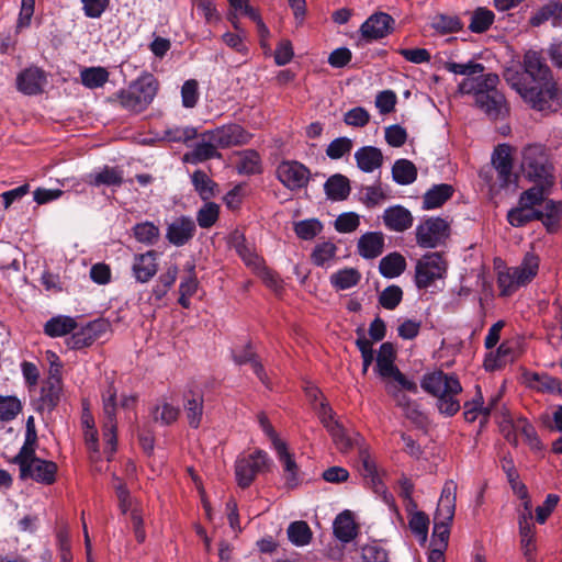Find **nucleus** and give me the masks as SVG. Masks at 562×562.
<instances>
[{"label": "nucleus", "mask_w": 562, "mask_h": 562, "mask_svg": "<svg viewBox=\"0 0 562 562\" xmlns=\"http://www.w3.org/2000/svg\"><path fill=\"white\" fill-rule=\"evenodd\" d=\"M505 79L538 111L555 112L562 105V91L551 72H505Z\"/></svg>", "instance_id": "1"}, {"label": "nucleus", "mask_w": 562, "mask_h": 562, "mask_svg": "<svg viewBox=\"0 0 562 562\" xmlns=\"http://www.w3.org/2000/svg\"><path fill=\"white\" fill-rule=\"evenodd\" d=\"M469 76L459 83L462 93L473 94L475 104L490 119L498 120L506 116L508 108L504 95L496 90L499 78L496 72H468Z\"/></svg>", "instance_id": "2"}, {"label": "nucleus", "mask_w": 562, "mask_h": 562, "mask_svg": "<svg viewBox=\"0 0 562 562\" xmlns=\"http://www.w3.org/2000/svg\"><path fill=\"white\" fill-rule=\"evenodd\" d=\"M457 483L449 480L445 483L435 515L432 549L428 562H445L443 552L448 547L450 524L456 512Z\"/></svg>", "instance_id": "3"}, {"label": "nucleus", "mask_w": 562, "mask_h": 562, "mask_svg": "<svg viewBox=\"0 0 562 562\" xmlns=\"http://www.w3.org/2000/svg\"><path fill=\"white\" fill-rule=\"evenodd\" d=\"M422 389L437 398L436 405L440 414L453 416L461 407L458 396L462 392L459 379L443 371L425 374Z\"/></svg>", "instance_id": "4"}, {"label": "nucleus", "mask_w": 562, "mask_h": 562, "mask_svg": "<svg viewBox=\"0 0 562 562\" xmlns=\"http://www.w3.org/2000/svg\"><path fill=\"white\" fill-rule=\"evenodd\" d=\"M158 90V82L150 72H145L127 89L117 94L121 105L134 113L144 111L153 101Z\"/></svg>", "instance_id": "5"}, {"label": "nucleus", "mask_w": 562, "mask_h": 562, "mask_svg": "<svg viewBox=\"0 0 562 562\" xmlns=\"http://www.w3.org/2000/svg\"><path fill=\"white\" fill-rule=\"evenodd\" d=\"M539 270V258L532 252H527L519 266L507 268L498 273L497 283L501 295L509 296L520 286L530 283Z\"/></svg>", "instance_id": "6"}, {"label": "nucleus", "mask_w": 562, "mask_h": 562, "mask_svg": "<svg viewBox=\"0 0 562 562\" xmlns=\"http://www.w3.org/2000/svg\"><path fill=\"white\" fill-rule=\"evenodd\" d=\"M521 168L535 182L553 183L552 166L541 145H529L522 150Z\"/></svg>", "instance_id": "7"}, {"label": "nucleus", "mask_w": 562, "mask_h": 562, "mask_svg": "<svg viewBox=\"0 0 562 562\" xmlns=\"http://www.w3.org/2000/svg\"><path fill=\"white\" fill-rule=\"evenodd\" d=\"M271 460L267 452L257 449L247 456H240L235 462V476L238 486L247 488L256 476L270 468Z\"/></svg>", "instance_id": "8"}, {"label": "nucleus", "mask_w": 562, "mask_h": 562, "mask_svg": "<svg viewBox=\"0 0 562 562\" xmlns=\"http://www.w3.org/2000/svg\"><path fill=\"white\" fill-rule=\"evenodd\" d=\"M448 263L440 252H428L417 260L415 266V283L418 289H427L435 281L442 279Z\"/></svg>", "instance_id": "9"}, {"label": "nucleus", "mask_w": 562, "mask_h": 562, "mask_svg": "<svg viewBox=\"0 0 562 562\" xmlns=\"http://www.w3.org/2000/svg\"><path fill=\"white\" fill-rule=\"evenodd\" d=\"M11 462L19 465L22 480L32 479L47 485L53 484L56 480L57 464L40 459L36 454L21 460H11Z\"/></svg>", "instance_id": "10"}, {"label": "nucleus", "mask_w": 562, "mask_h": 562, "mask_svg": "<svg viewBox=\"0 0 562 562\" xmlns=\"http://www.w3.org/2000/svg\"><path fill=\"white\" fill-rule=\"evenodd\" d=\"M416 243L423 248H436L449 237V224L440 217H430L416 227Z\"/></svg>", "instance_id": "11"}, {"label": "nucleus", "mask_w": 562, "mask_h": 562, "mask_svg": "<svg viewBox=\"0 0 562 562\" xmlns=\"http://www.w3.org/2000/svg\"><path fill=\"white\" fill-rule=\"evenodd\" d=\"M103 403V425L102 432L103 439L109 448L110 453L116 450L117 437V423H116V391L111 385L102 394Z\"/></svg>", "instance_id": "12"}, {"label": "nucleus", "mask_w": 562, "mask_h": 562, "mask_svg": "<svg viewBox=\"0 0 562 562\" xmlns=\"http://www.w3.org/2000/svg\"><path fill=\"white\" fill-rule=\"evenodd\" d=\"M276 176L286 189L297 191L308 184L311 171L296 160H283L278 165Z\"/></svg>", "instance_id": "13"}, {"label": "nucleus", "mask_w": 562, "mask_h": 562, "mask_svg": "<svg viewBox=\"0 0 562 562\" xmlns=\"http://www.w3.org/2000/svg\"><path fill=\"white\" fill-rule=\"evenodd\" d=\"M218 148L243 146L250 142L252 135L238 124H226L210 131Z\"/></svg>", "instance_id": "14"}, {"label": "nucleus", "mask_w": 562, "mask_h": 562, "mask_svg": "<svg viewBox=\"0 0 562 562\" xmlns=\"http://www.w3.org/2000/svg\"><path fill=\"white\" fill-rule=\"evenodd\" d=\"M359 471L370 487L376 494H383L386 497V490L380 477L375 460L372 458L369 445L364 442L358 449Z\"/></svg>", "instance_id": "15"}, {"label": "nucleus", "mask_w": 562, "mask_h": 562, "mask_svg": "<svg viewBox=\"0 0 562 562\" xmlns=\"http://www.w3.org/2000/svg\"><path fill=\"white\" fill-rule=\"evenodd\" d=\"M394 19L385 12H375L360 26V33L366 41H376L387 36L394 27Z\"/></svg>", "instance_id": "16"}, {"label": "nucleus", "mask_w": 562, "mask_h": 562, "mask_svg": "<svg viewBox=\"0 0 562 562\" xmlns=\"http://www.w3.org/2000/svg\"><path fill=\"white\" fill-rule=\"evenodd\" d=\"M195 222L186 215L173 218L167 226L166 238L177 247L188 244L195 235Z\"/></svg>", "instance_id": "17"}, {"label": "nucleus", "mask_w": 562, "mask_h": 562, "mask_svg": "<svg viewBox=\"0 0 562 562\" xmlns=\"http://www.w3.org/2000/svg\"><path fill=\"white\" fill-rule=\"evenodd\" d=\"M328 434L335 448L342 454H347L353 449L358 450L366 442L358 431L347 429L341 423L331 427Z\"/></svg>", "instance_id": "18"}, {"label": "nucleus", "mask_w": 562, "mask_h": 562, "mask_svg": "<svg viewBox=\"0 0 562 562\" xmlns=\"http://www.w3.org/2000/svg\"><path fill=\"white\" fill-rule=\"evenodd\" d=\"M510 146L506 144L498 145L492 156V165L497 172L499 186L507 187L513 178V159Z\"/></svg>", "instance_id": "19"}, {"label": "nucleus", "mask_w": 562, "mask_h": 562, "mask_svg": "<svg viewBox=\"0 0 562 562\" xmlns=\"http://www.w3.org/2000/svg\"><path fill=\"white\" fill-rule=\"evenodd\" d=\"M217 145L213 142L210 131H205L200 135V140L194 145L192 150L183 156V160L189 164H200L212 158L220 157Z\"/></svg>", "instance_id": "20"}, {"label": "nucleus", "mask_w": 562, "mask_h": 562, "mask_svg": "<svg viewBox=\"0 0 562 562\" xmlns=\"http://www.w3.org/2000/svg\"><path fill=\"white\" fill-rule=\"evenodd\" d=\"M61 390V380L57 379V370H55L41 390V397L36 409L40 412H52L59 403Z\"/></svg>", "instance_id": "21"}, {"label": "nucleus", "mask_w": 562, "mask_h": 562, "mask_svg": "<svg viewBox=\"0 0 562 562\" xmlns=\"http://www.w3.org/2000/svg\"><path fill=\"white\" fill-rule=\"evenodd\" d=\"M132 271L136 281L148 282L158 271L157 252L148 250L145 254L135 255Z\"/></svg>", "instance_id": "22"}, {"label": "nucleus", "mask_w": 562, "mask_h": 562, "mask_svg": "<svg viewBox=\"0 0 562 562\" xmlns=\"http://www.w3.org/2000/svg\"><path fill=\"white\" fill-rule=\"evenodd\" d=\"M83 180L92 187H120L123 183V171L119 167L104 166L88 173Z\"/></svg>", "instance_id": "23"}, {"label": "nucleus", "mask_w": 562, "mask_h": 562, "mask_svg": "<svg viewBox=\"0 0 562 562\" xmlns=\"http://www.w3.org/2000/svg\"><path fill=\"white\" fill-rule=\"evenodd\" d=\"M383 222L390 231L401 233L413 225V215L404 206L394 205L384 211Z\"/></svg>", "instance_id": "24"}, {"label": "nucleus", "mask_w": 562, "mask_h": 562, "mask_svg": "<svg viewBox=\"0 0 562 562\" xmlns=\"http://www.w3.org/2000/svg\"><path fill=\"white\" fill-rule=\"evenodd\" d=\"M384 249V235L381 232H369L358 240V252L366 259L379 257Z\"/></svg>", "instance_id": "25"}, {"label": "nucleus", "mask_w": 562, "mask_h": 562, "mask_svg": "<svg viewBox=\"0 0 562 562\" xmlns=\"http://www.w3.org/2000/svg\"><path fill=\"white\" fill-rule=\"evenodd\" d=\"M46 86L45 72H19L16 77L18 90L27 95L42 93Z\"/></svg>", "instance_id": "26"}, {"label": "nucleus", "mask_w": 562, "mask_h": 562, "mask_svg": "<svg viewBox=\"0 0 562 562\" xmlns=\"http://www.w3.org/2000/svg\"><path fill=\"white\" fill-rule=\"evenodd\" d=\"M273 448L277 452L279 461L283 465L286 485L290 487L296 486L299 480V467L295 460L293 459V454L289 452L286 443L284 441L277 442V445L273 446Z\"/></svg>", "instance_id": "27"}, {"label": "nucleus", "mask_w": 562, "mask_h": 562, "mask_svg": "<svg viewBox=\"0 0 562 562\" xmlns=\"http://www.w3.org/2000/svg\"><path fill=\"white\" fill-rule=\"evenodd\" d=\"M358 168L363 172H373L383 165L381 149L373 146H364L355 153Z\"/></svg>", "instance_id": "28"}, {"label": "nucleus", "mask_w": 562, "mask_h": 562, "mask_svg": "<svg viewBox=\"0 0 562 562\" xmlns=\"http://www.w3.org/2000/svg\"><path fill=\"white\" fill-rule=\"evenodd\" d=\"M334 533L342 542H350L356 538L358 527L350 510H345L336 517L334 521Z\"/></svg>", "instance_id": "29"}, {"label": "nucleus", "mask_w": 562, "mask_h": 562, "mask_svg": "<svg viewBox=\"0 0 562 562\" xmlns=\"http://www.w3.org/2000/svg\"><path fill=\"white\" fill-rule=\"evenodd\" d=\"M203 395L198 392H189L184 395L183 408L189 425L198 428L203 416Z\"/></svg>", "instance_id": "30"}, {"label": "nucleus", "mask_w": 562, "mask_h": 562, "mask_svg": "<svg viewBox=\"0 0 562 562\" xmlns=\"http://www.w3.org/2000/svg\"><path fill=\"white\" fill-rule=\"evenodd\" d=\"M406 269V260L400 252H391L383 257L379 263L380 273L387 278L393 279L401 276Z\"/></svg>", "instance_id": "31"}, {"label": "nucleus", "mask_w": 562, "mask_h": 562, "mask_svg": "<svg viewBox=\"0 0 562 562\" xmlns=\"http://www.w3.org/2000/svg\"><path fill=\"white\" fill-rule=\"evenodd\" d=\"M324 188L327 196L334 201H342L350 193L349 179L340 173L329 177Z\"/></svg>", "instance_id": "32"}, {"label": "nucleus", "mask_w": 562, "mask_h": 562, "mask_svg": "<svg viewBox=\"0 0 562 562\" xmlns=\"http://www.w3.org/2000/svg\"><path fill=\"white\" fill-rule=\"evenodd\" d=\"M453 188L450 184L441 183L429 189L423 199L425 210H431L441 206L451 198Z\"/></svg>", "instance_id": "33"}, {"label": "nucleus", "mask_w": 562, "mask_h": 562, "mask_svg": "<svg viewBox=\"0 0 562 562\" xmlns=\"http://www.w3.org/2000/svg\"><path fill=\"white\" fill-rule=\"evenodd\" d=\"M77 328V322L70 316H55L46 322L44 333L49 337L65 336Z\"/></svg>", "instance_id": "34"}, {"label": "nucleus", "mask_w": 562, "mask_h": 562, "mask_svg": "<svg viewBox=\"0 0 562 562\" xmlns=\"http://www.w3.org/2000/svg\"><path fill=\"white\" fill-rule=\"evenodd\" d=\"M194 190L203 201L216 195L217 184L203 170H195L191 176Z\"/></svg>", "instance_id": "35"}, {"label": "nucleus", "mask_w": 562, "mask_h": 562, "mask_svg": "<svg viewBox=\"0 0 562 562\" xmlns=\"http://www.w3.org/2000/svg\"><path fill=\"white\" fill-rule=\"evenodd\" d=\"M395 350L391 342H384L381 345L378 357H376V369L382 378H389L396 369L394 364Z\"/></svg>", "instance_id": "36"}, {"label": "nucleus", "mask_w": 562, "mask_h": 562, "mask_svg": "<svg viewBox=\"0 0 562 562\" xmlns=\"http://www.w3.org/2000/svg\"><path fill=\"white\" fill-rule=\"evenodd\" d=\"M392 177L398 184H411L417 178V169L411 160L398 159L393 165Z\"/></svg>", "instance_id": "37"}, {"label": "nucleus", "mask_w": 562, "mask_h": 562, "mask_svg": "<svg viewBox=\"0 0 562 562\" xmlns=\"http://www.w3.org/2000/svg\"><path fill=\"white\" fill-rule=\"evenodd\" d=\"M543 213L529 206L519 205L513 209L507 214V220L510 225L521 227L535 220H542Z\"/></svg>", "instance_id": "38"}, {"label": "nucleus", "mask_w": 562, "mask_h": 562, "mask_svg": "<svg viewBox=\"0 0 562 562\" xmlns=\"http://www.w3.org/2000/svg\"><path fill=\"white\" fill-rule=\"evenodd\" d=\"M361 273L356 268H345L330 276V283L336 290H348L357 285Z\"/></svg>", "instance_id": "39"}, {"label": "nucleus", "mask_w": 562, "mask_h": 562, "mask_svg": "<svg viewBox=\"0 0 562 562\" xmlns=\"http://www.w3.org/2000/svg\"><path fill=\"white\" fill-rule=\"evenodd\" d=\"M520 546L524 555L528 561L533 560L535 544V526L532 522H527L526 519H518Z\"/></svg>", "instance_id": "40"}, {"label": "nucleus", "mask_w": 562, "mask_h": 562, "mask_svg": "<svg viewBox=\"0 0 562 562\" xmlns=\"http://www.w3.org/2000/svg\"><path fill=\"white\" fill-rule=\"evenodd\" d=\"M512 347L508 342H502L495 352L491 351L484 360V368L487 371H494L503 366H505L508 361L512 360Z\"/></svg>", "instance_id": "41"}, {"label": "nucleus", "mask_w": 562, "mask_h": 562, "mask_svg": "<svg viewBox=\"0 0 562 562\" xmlns=\"http://www.w3.org/2000/svg\"><path fill=\"white\" fill-rule=\"evenodd\" d=\"M537 184L521 193L519 198V205L532 207L544 201L546 195L549 193V188L553 183L536 182Z\"/></svg>", "instance_id": "42"}, {"label": "nucleus", "mask_w": 562, "mask_h": 562, "mask_svg": "<svg viewBox=\"0 0 562 562\" xmlns=\"http://www.w3.org/2000/svg\"><path fill=\"white\" fill-rule=\"evenodd\" d=\"M286 532L289 540L297 547L308 544L312 539L311 528L302 520L291 522Z\"/></svg>", "instance_id": "43"}, {"label": "nucleus", "mask_w": 562, "mask_h": 562, "mask_svg": "<svg viewBox=\"0 0 562 562\" xmlns=\"http://www.w3.org/2000/svg\"><path fill=\"white\" fill-rule=\"evenodd\" d=\"M220 206L214 202L205 201V203L196 212V222L201 228L212 227L218 220Z\"/></svg>", "instance_id": "44"}, {"label": "nucleus", "mask_w": 562, "mask_h": 562, "mask_svg": "<svg viewBox=\"0 0 562 562\" xmlns=\"http://www.w3.org/2000/svg\"><path fill=\"white\" fill-rule=\"evenodd\" d=\"M431 27L447 34L462 29V22L457 15L438 13L431 19Z\"/></svg>", "instance_id": "45"}, {"label": "nucleus", "mask_w": 562, "mask_h": 562, "mask_svg": "<svg viewBox=\"0 0 562 562\" xmlns=\"http://www.w3.org/2000/svg\"><path fill=\"white\" fill-rule=\"evenodd\" d=\"M387 199V193L383 189L380 182L374 183L373 186L363 187L361 190L360 201L367 207H374L385 201Z\"/></svg>", "instance_id": "46"}, {"label": "nucleus", "mask_w": 562, "mask_h": 562, "mask_svg": "<svg viewBox=\"0 0 562 562\" xmlns=\"http://www.w3.org/2000/svg\"><path fill=\"white\" fill-rule=\"evenodd\" d=\"M134 237L137 241L154 245L159 238V228L151 222H143L133 227Z\"/></svg>", "instance_id": "47"}, {"label": "nucleus", "mask_w": 562, "mask_h": 562, "mask_svg": "<svg viewBox=\"0 0 562 562\" xmlns=\"http://www.w3.org/2000/svg\"><path fill=\"white\" fill-rule=\"evenodd\" d=\"M494 21V13L486 8H477L471 15L469 29L474 33L485 32Z\"/></svg>", "instance_id": "48"}, {"label": "nucleus", "mask_w": 562, "mask_h": 562, "mask_svg": "<svg viewBox=\"0 0 562 562\" xmlns=\"http://www.w3.org/2000/svg\"><path fill=\"white\" fill-rule=\"evenodd\" d=\"M515 431L520 435L524 440L532 449H541V441L537 435L535 427L524 418H519L514 425Z\"/></svg>", "instance_id": "49"}, {"label": "nucleus", "mask_w": 562, "mask_h": 562, "mask_svg": "<svg viewBox=\"0 0 562 562\" xmlns=\"http://www.w3.org/2000/svg\"><path fill=\"white\" fill-rule=\"evenodd\" d=\"M234 359H235V362L238 364L250 363L255 374L259 378V380L263 384H268L267 376L265 374L262 364L257 359L256 355L252 352L250 347H247L241 353L235 355Z\"/></svg>", "instance_id": "50"}, {"label": "nucleus", "mask_w": 562, "mask_h": 562, "mask_svg": "<svg viewBox=\"0 0 562 562\" xmlns=\"http://www.w3.org/2000/svg\"><path fill=\"white\" fill-rule=\"evenodd\" d=\"M21 409V402L15 396L0 395V420H12Z\"/></svg>", "instance_id": "51"}, {"label": "nucleus", "mask_w": 562, "mask_h": 562, "mask_svg": "<svg viewBox=\"0 0 562 562\" xmlns=\"http://www.w3.org/2000/svg\"><path fill=\"white\" fill-rule=\"evenodd\" d=\"M322 228V223L315 218L300 221L294 225L295 234L305 240L313 239L317 234L321 233Z\"/></svg>", "instance_id": "52"}, {"label": "nucleus", "mask_w": 562, "mask_h": 562, "mask_svg": "<svg viewBox=\"0 0 562 562\" xmlns=\"http://www.w3.org/2000/svg\"><path fill=\"white\" fill-rule=\"evenodd\" d=\"M337 247L330 241H324L315 246L312 252V260L316 266H324L335 258Z\"/></svg>", "instance_id": "53"}, {"label": "nucleus", "mask_w": 562, "mask_h": 562, "mask_svg": "<svg viewBox=\"0 0 562 562\" xmlns=\"http://www.w3.org/2000/svg\"><path fill=\"white\" fill-rule=\"evenodd\" d=\"M482 401H483V397H482L481 393H479L476 398H474L471 402L464 403L463 415H464V419L467 422L473 423L474 420H476V418H477V416L480 414H482L485 419L490 415L491 406L483 407L482 406V404H483Z\"/></svg>", "instance_id": "54"}, {"label": "nucleus", "mask_w": 562, "mask_h": 562, "mask_svg": "<svg viewBox=\"0 0 562 562\" xmlns=\"http://www.w3.org/2000/svg\"><path fill=\"white\" fill-rule=\"evenodd\" d=\"M199 82L195 79L184 81L181 87V99L184 108H194L199 101Z\"/></svg>", "instance_id": "55"}, {"label": "nucleus", "mask_w": 562, "mask_h": 562, "mask_svg": "<svg viewBox=\"0 0 562 562\" xmlns=\"http://www.w3.org/2000/svg\"><path fill=\"white\" fill-rule=\"evenodd\" d=\"M403 291L397 285H390L382 291L379 303L386 310H394L402 301Z\"/></svg>", "instance_id": "56"}, {"label": "nucleus", "mask_w": 562, "mask_h": 562, "mask_svg": "<svg viewBox=\"0 0 562 562\" xmlns=\"http://www.w3.org/2000/svg\"><path fill=\"white\" fill-rule=\"evenodd\" d=\"M352 148V142L348 137H338L329 143L326 148V155L330 159H340L344 155L349 154Z\"/></svg>", "instance_id": "57"}, {"label": "nucleus", "mask_w": 562, "mask_h": 562, "mask_svg": "<svg viewBox=\"0 0 562 562\" xmlns=\"http://www.w3.org/2000/svg\"><path fill=\"white\" fill-rule=\"evenodd\" d=\"M359 562H387V552L376 543L363 546Z\"/></svg>", "instance_id": "58"}, {"label": "nucleus", "mask_w": 562, "mask_h": 562, "mask_svg": "<svg viewBox=\"0 0 562 562\" xmlns=\"http://www.w3.org/2000/svg\"><path fill=\"white\" fill-rule=\"evenodd\" d=\"M179 416V409L171 404L165 403L161 406H157L153 411V418L155 422L169 425L177 420Z\"/></svg>", "instance_id": "59"}, {"label": "nucleus", "mask_w": 562, "mask_h": 562, "mask_svg": "<svg viewBox=\"0 0 562 562\" xmlns=\"http://www.w3.org/2000/svg\"><path fill=\"white\" fill-rule=\"evenodd\" d=\"M178 276V267L170 266L165 273L159 277L155 293L158 297L164 296L167 291L175 284Z\"/></svg>", "instance_id": "60"}, {"label": "nucleus", "mask_w": 562, "mask_h": 562, "mask_svg": "<svg viewBox=\"0 0 562 562\" xmlns=\"http://www.w3.org/2000/svg\"><path fill=\"white\" fill-rule=\"evenodd\" d=\"M238 169L240 172L254 175L259 172L260 170V157L254 150L246 151L238 165Z\"/></svg>", "instance_id": "61"}, {"label": "nucleus", "mask_w": 562, "mask_h": 562, "mask_svg": "<svg viewBox=\"0 0 562 562\" xmlns=\"http://www.w3.org/2000/svg\"><path fill=\"white\" fill-rule=\"evenodd\" d=\"M360 224L359 215L356 213H344L335 221V228L339 233H351L358 228Z\"/></svg>", "instance_id": "62"}, {"label": "nucleus", "mask_w": 562, "mask_h": 562, "mask_svg": "<svg viewBox=\"0 0 562 562\" xmlns=\"http://www.w3.org/2000/svg\"><path fill=\"white\" fill-rule=\"evenodd\" d=\"M429 519L428 516L423 512H416L409 519V528L416 535L419 536L424 541L428 533Z\"/></svg>", "instance_id": "63"}, {"label": "nucleus", "mask_w": 562, "mask_h": 562, "mask_svg": "<svg viewBox=\"0 0 562 562\" xmlns=\"http://www.w3.org/2000/svg\"><path fill=\"white\" fill-rule=\"evenodd\" d=\"M198 136V131L191 126H177L166 131V137L170 142L186 143Z\"/></svg>", "instance_id": "64"}]
</instances>
